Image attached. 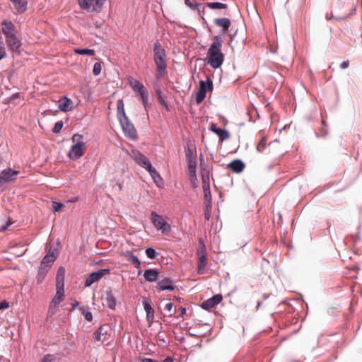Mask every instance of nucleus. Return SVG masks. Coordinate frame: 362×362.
I'll use <instances>...</instances> for the list:
<instances>
[{
	"mask_svg": "<svg viewBox=\"0 0 362 362\" xmlns=\"http://www.w3.org/2000/svg\"><path fill=\"white\" fill-rule=\"evenodd\" d=\"M223 40L218 35L214 37V41L210 45L207 54V64L213 69L221 67L224 60V55L221 52Z\"/></svg>",
	"mask_w": 362,
	"mask_h": 362,
	"instance_id": "nucleus-1",
	"label": "nucleus"
},
{
	"mask_svg": "<svg viewBox=\"0 0 362 362\" xmlns=\"http://www.w3.org/2000/svg\"><path fill=\"white\" fill-rule=\"evenodd\" d=\"M153 61L156 65V77L160 79L166 73L167 64L165 51L158 41L154 44Z\"/></svg>",
	"mask_w": 362,
	"mask_h": 362,
	"instance_id": "nucleus-2",
	"label": "nucleus"
},
{
	"mask_svg": "<svg viewBox=\"0 0 362 362\" xmlns=\"http://www.w3.org/2000/svg\"><path fill=\"white\" fill-rule=\"evenodd\" d=\"M201 177L202 181V189L204 192V204L207 208H210L211 206V194L210 191V173L209 169L206 168H201Z\"/></svg>",
	"mask_w": 362,
	"mask_h": 362,
	"instance_id": "nucleus-3",
	"label": "nucleus"
},
{
	"mask_svg": "<svg viewBox=\"0 0 362 362\" xmlns=\"http://www.w3.org/2000/svg\"><path fill=\"white\" fill-rule=\"evenodd\" d=\"M71 139L75 144L72 146L69 151V157L71 159L75 160L79 158L84 154L86 144L81 141L82 136L78 134H74Z\"/></svg>",
	"mask_w": 362,
	"mask_h": 362,
	"instance_id": "nucleus-4",
	"label": "nucleus"
},
{
	"mask_svg": "<svg viewBox=\"0 0 362 362\" xmlns=\"http://www.w3.org/2000/svg\"><path fill=\"white\" fill-rule=\"evenodd\" d=\"M119 122L124 135L132 140H137V132L133 124L129 120L126 114H124V117H119Z\"/></svg>",
	"mask_w": 362,
	"mask_h": 362,
	"instance_id": "nucleus-5",
	"label": "nucleus"
},
{
	"mask_svg": "<svg viewBox=\"0 0 362 362\" xmlns=\"http://www.w3.org/2000/svg\"><path fill=\"white\" fill-rule=\"evenodd\" d=\"M197 254L198 256L197 272L199 274H204L206 273L207 256L205 245L201 240L199 241V248L197 250Z\"/></svg>",
	"mask_w": 362,
	"mask_h": 362,
	"instance_id": "nucleus-6",
	"label": "nucleus"
},
{
	"mask_svg": "<svg viewBox=\"0 0 362 362\" xmlns=\"http://www.w3.org/2000/svg\"><path fill=\"white\" fill-rule=\"evenodd\" d=\"M151 220L154 227L159 230H161L163 233H167L170 231V226L167 223L163 218L153 211L151 214Z\"/></svg>",
	"mask_w": 362,
	"mask_h": 362,
	"instance_id": "nucleus-7",
	"label": "nucleus"
},
{
	"mask_svg": "<svg viewBox=\"0 0 362 362\" xmlns=\"http://www.w3.org/2000/svg\"><path fill=\"white\" fill-rule=\"evenodd\" d=\"M105 0H78L80 7L87 11H100Z\"/></svg>",
	"mask_w": 362,
	"mask_h": 362,
	"instance_id": "nucleus-8",
	"label": "nucleus"
},
{
	"mask_svg": "<svg viewBox=\"0 0 362 362\" xmlns=\"http://www.w3.org/2000/svg\"><path fill=\"white\" fill-rule=\"evenodd\" d=\"M110 273V270L108 269H99L97 272H92L86 278L85 281V286L89 287L93 284L98 282L100 281L105 275Z\"/></svg>",
	"mask_w": 362,
	"mask_h": 362,
	"instance_id": "nucleus-9",
	"label": "nucleus"
},
{
	"mask_svg": "<svg viewBox=\"0 0 362 362\" xmlns=\"http://www.w3.org/2000/svg\"><path fill=\"white\" fill-rule=\"evenodd\" d=\"M132 158L142 168L146 170L150 169L152 165L148 158L140 153L139 151H134L132 153Z\"/></svg>",
	"mask_w": 362,
	"mask_h": 362,
	"instance_id": "nucleus-10",
	"label": "nucleus"
},
{
	"mask_svg": "<svg viewBox=\"0 0 362 362\" xmlns=\"http://www.w3.org/2000/svg\"><path fill=\"white\" fill-rule=\"evenodd\" d=\"M1 30L5 35L6 38L8 37V36H11L17 33L15 25L11 21L8 20H4L1 23Z\"/></svg>",
	"mask_w": 362,
	"mask_h": 362,
	"instance_id": "nucleus-11",
	"label": "nucleus"
},
{
	"mask_svg": "<svg viewBox=\"0 0 362 362\" xmlns=\"http://www.w3.org/2000/svg\"><path fill=\"white\" fill-rule=\"evenodd\" d=\"M57 255L54 249L50 248L47 255L43 257L40 265L50 269L54 262L56 260Z\"/></svg>",
	"mask_w": 362,
	"mask_h": 362,
	"instance_id": "nucleus-12",
	"label": "nucleus"
},
{
	"mask_svg": "<svg viewBox=\"0 0 362 362\" xmlns=\"http://www.w3.org/2000/svg\"><path fill=\"white\" fill-rule=\"evenodd\" d=\"M109 335L108 327L106 325H102L93 333V338L95 341L103 342L109 339Z\"/></svg>",
	"mask_w": 362,
	"mask_h": 362,
	"instance_id": "nucleus-13",
	"label": "nucleus"
},
{
	"mask_svg": "<svg viewBox=\"0 0 362 362\" xmlns=\"http://www.w3.org/2000/svg\"><path fill=\"white\" fill-rule=\"evenodd\" d=\"M18 173V171L12 170L10 168L4 170L0 174V184L13 181Z\"/></svg>",
	"mask_w": 362,
	"mask_h": 362,
	"instance_id": "nucleus-14",
	"label": "nucleus"
},
{
	"mask_svg": "<svg viewBox=\"0 0 362 362\" xmlns=\"http://www.w3.org/2000/svg\"><path fill=\"white\" fill-rule=\"evenodd\" d=\"M175 288V286L173 280L169 278H164L161 279L157 283L156 285V289L158 291H163L165 290L173 291Z\"/></svg>",
	"mask_w": 362,
	"mask_h": 362,
	"instance_id": "nucleus-15",
	"label": "nucleus"
},
{
	"mask_svg": "<svg viewBox=\"0 0 362 362\" xmlns=\"http://www.w3.org/2000/svg\"><path fill=\"white\" fill-rule=\"evenodd\" d=\"M223 297L221 294L214 296L212 298L204 301L202 308L205 310H209L221 302Z\"/></svg>",
	"mask_w": 362,
	"mask_h": 362,
	"instance_id": "nucleus-16",
	"label": "nucleus"
},
{
	"mask_svg": "<svg viewBox=\"0 0 362 362\" xmlns=\"http://www.w3.org/2000/svg\"><path fill=\"white\" fill-rule=\"evenodd\" d=\"M6 42L12 52H17L21 45V40L17 37L16 34L8 36V37L6 38Z\"/></svg>",
	"mask_w": 362,
	"mask_h": 362,
	"instance_id": "nucleus-17",
	"label": "nucleus"
},
{
	"mask_svg": "<svg viewBox=\"0 0 362 362\" xmlns=\"http://www.w3.org/2000/svg\"><path fill=\"white\" fill-rule=\"evenodd\" d=\"M58 107L62 112H69L74 108L73 101L67 97H64L59 100Z\"/></svg>",
	"mask_w": 362,
	"mask_h": 362,
	"instance_id": "nucleus-18",
	"label": "nucleus"
},
{
	"mask_svg": "<svg viewBox=\"0 0 362 362\" xmlns=\"http://www.w3.org/2000/svg\"><path fill=\"white\" fill-rule=\"evenodd\" d=\"M210 130L217 134L221 141H223L230 137V134L227 130L218 128L216 124H211Z\"/></svg>",
	"mask_w": 362,
	"mask_h": 362,
	"instance_id": "nucleus-19",
	"label": "nucleus"
},
{
	"mask_svg": "<svg viewBox=\"0 0 362 362\" xmlns=\"http://www.w3.org/2000/svg\"><path fill=\"white\" fill-rule=\"evenodd\" d=\"M160 271L155 269H148L144 271V277L146 281L155 282L158 279Z\"/></svg>",
	"mask_w": 362,
	"mask_h": 362,
	"instance_id": "nucleus-20",
	"label": "nucleus"
},
{
	"mask_svg": "<svg viewBox=\"0 0 362 362\" xmlns=\"http://www.w3.org/2000/svg\"><path fill=\"white\" fill-rule=\"evenodd\" d=\"M144 307L146 313V320L151 325L154 320V310L151 306V300H145L144 302Z\"/></svg>",
	"mask_w": 362,
	"mask_h": 362,
	"instance_id": "nucleus-21",
	"label": "nucleus"
},
{
	"mask_svg": "<svg viewBox=\"0 0 362 362\" xmlns=\"http://www.w3.org/2000/svg\"><path fill=\"white\" fill-rule=\"evenodd\" d=\"M214 23L219 27L222 28V33L226 34L228 33V29L230 26V21L228 18H216L214 20Z\"/></svg>",
	"mask_w": 362,
	"mask_h": 362,
	"instance_id": "nucleus-22",
	"label": "nucleus"
},
{
	"mask_svg": "<svg viewBox=\"0 0 362 362\" xmlns=\"http://www.w3.org/2000/svg\"><path fill=\"white\" fill-rule=\"evenodd\" d=\"M64 276H65V269L64 267H61L58 269L57 273L56 288H64Z\"/></svg>",
	"mask_w": 362,
	"mask_h": 362,
	"instance_id": "nucleus-23",
	"label": "nucleus"
},
{
	"mask_svg": "<svg viewBox=\"0 0 362 362\" xmlns=\"http://www.w3.org/2000/svg\"><path fill=\"white\" fill-rule=\"evenodd\" d=\"M228 168L234 173H241L245 168V164L240 160H234L228 164Z\"/></svg>",
	"mask_w": 362,
	"mask_h": 362,
	"instance_id": "nucleus-24",
	"label": "nucleus"
},
{
	"mask_svg": "<svg viewBox=\"0 0 362 362\" xmlns=\"http://www.w3.org/2000/svg\"><path fill=\"white\" fill-rule=\"evenodd\" d=\"M105 301L109 308H115L116 299L111 290H107L105 291Z\"/></svg>",
	"mask_w": 362,
	"mask_h": 362,
	"instance_id": "nucleus-25",
	"label": "nucleus"
},
{
	"mask_svg": "<svg viewBox=\"0 0 362 362\" xmlns=\"http://www.w3.org/2000/svg\"><path fill=\"white\" fill-rule=\"evenodd\" d=\"M15 8V9L20 13L25 12L27 9V0H10Z\"/></svg>",
	"mask_w": 362,
	"mask_h": 362,
	"instance_id": "nucleus-26",
	"label": "nucleus"
},
{
	"mask_svg": "<svg viewBox=\"0 0 362 362\" xmlns=\"http://www.w3.org/2000/svg\"><path fill=\"white\" fill-rule=\"evenodd\" d=\"M185 4L187 6L189 7L193 10H197L199 15L204 11V6L202 4L197 3L194 0H185Z\"/></svg>",
	"mask_w": 362,
	"mask_h": 362,
	"instance_id": "nucleus-27",
	"label": "nucleus"
},
{
	"mask_svg": "<svg viewBox=\"0 0 362 362\" xmlns=\"http://www.w3.org/2000/svg\"><path fill=\"white\" fill-rule=\"evenodd\" d=\"M64 299V290L62 288H56V294L52 299L51 302L55 303L57 305H59V303L63 301Z\"/></svg>",
	"mask_w": 362,
	"mask_h": 362,
	"instance_id": "nucleus-28",
	"label": "nucleus"
},
{
	"mask_svg": "<svg viewBox=\"0 0 362 362\" xmlns=\"http://www.w3.org/2000/svg\"><path fill=\"white\" fill-rule=\"evenodd\" d=\"M207 89L209 90H212L213 89V82L209 78H207L206 82L202 80L199 81V90L206 94Z\"/></svg>",
	"mask_w": 362,
	"mask_h": 362,
	"instance_id": "nucleus-29",
	"label": "nucleus"
},
{
	"mask_svg": "<svg viewBox=\"0 0 362 362\" xmlns=\"http://www.w3.org/2000/svg\"><path fill=\"white\" fill-rule=\"evenodd\" d=\"M136 93H138L140 95V98L142 100L143 105L145 107V109H147V103L148 99V93L146 89L143 86L141 89H139L138 90L135 91Z\"/></svg>",
	"mask_w": 362,
	"mask_h": 362,
	"instance_id": "nucleus-30",
	"label": "nucleus"
},
{
	"mask_svg": "<svg viewBox=\"0 0 362 362\" xmlns=\"http://www.w3.org/2000/svg\"><path fill=\"white\" fill-rule=\"evenodd\" d=\"M150 173L151 177L153 178L155 183L160 186L163 183V180L156 170L152 166L150 169L148 170Z\"/></svg>",
	"mask_w": 362,
	"mask_h": 362,
	"instance_id": "nucleus-31",
	"label": "nucleus"
},
{
	"mask_svg": "<svg viewBox=\"0 0 362 362\" xmlns=\"http://www.w3.org/2000/svg\"><path fill=\"white\" fill-rule=\"evenodd\" d=\"M197 160L194 157H191L187 161V173L188 175L196 173Z\"/></svg>",
	"mask_w": 362,
	"mask_h": 362,
	"instance_id": "nucleus-32",
	"label": "nucleus"
},
{
	"mask_svg": "<svg viewBox=\"0 0 362 362\" xmlns=\"http://www.w3.org/2000/svg\"><path fill=\"white\" fill-rule=\"evenodd\" d=\"M49 268H47L44 266L40 265L38 269V273L37 275V281L38 284H41L45 279L48 271Z\"/></svg>",
	"mask_w": 362,
	"mask_h": 362,
	"instance_id": "nucleus-33",
	"label": "nucleus"
},
{
	"mask_svg": "<svg viewBox=\"0 0 362 362\" xmlns=\"http://www.w3.org/2000/svg\"><path fill=\"white\" fill-rule=\"evenodd\" d=\"M206 6L211 9H225L227 8L226 4L220 2H208Z\"/></svg>",
	"mask_w": 362,
	"mask_h": 362,
	"instance_id": "nucleus-34",
	"label": "nucleus"
},
{
	"mask_svg": "<svg viewBox=\"0 0 362 362\" xmlns=\"http://www.w3.org/2000/svg\"><path fill=\"white\" fill-rule=\"evenodd\" d=\"M129 83L134 91H136L139 89H141L144 86L140 81L132 78L129 80Z\"/></svg>",
	"mask_w": 362,
	"mask_h": 362,
	"instance_id": "nucleus-35",
	"label": "nucleus"
},
{
	"mask_svg": "<svg viewBox=\"0 0 362 362\" xmlns=\"http://www.w3.org/2000/svg\"><path fill=\"white\" fill-rule=\"evenodd\" d=\"M74 52L81 55L93 56L95 54V50L90 49H74Z\"/></svg>",
	"mask_w": 362,
	"mask_h": 362,
	"instance_id": "nucleus-36",
	"label": "nucleus"
},
{
	"mask_svg": "<svg viewBox=\"0 0 362 362\" xmlns=\"http://www.w3.org/2000/svg\"><path fill=\"white\" fill-rule=\"evenodd\" d=\"M79 309L81 311L82 315H83V317H85V319L87 321H88V322L92 321L93 315H92V313L89 311V310L88 308L81 307Z\"/></svg>",
	"mask_w": 362,
	"mask_h": 362,
	"instance_id": "nucleus-37",
	"label": "nucleus"
},
{
	"mask_svg": "<svg viewBox=\"0 0 362 362\" xmlns=\"http://www.w3.org/2000/svg\"><path fill=\"white\" fill-rule=\"evenodd\" d=\"M156 94L158 97V103L163 105V107H166L168 109V104L165 102V98L163 95V93L160 90H156Z\"/></svg>",
	"mask_w": 362,
	"mask_h": 362,
	"instance_id": "nucleus-38",
	"label": "nucleus"
},
{
	"mask_svg": "<svg viewBox=\"0 0 362 362\" xmlns=\"http://www.w3.org/2000/svg\"><path fill=\"white\" fill-rule=\"evenodd\" d=\"M128 259L129 261H131L132 264H134V267L136 269H140L141 262L136 256H135L134 255L130 254L129 255Z\"/></svg>",
	"mask_w": 362,
	"mask_h": 362,
	"instance_id": "nucleus-39",
	"label": "nucleus"
},
{
	"mask_svg": "<svg viewBox=\"0 0 362 362\" xmlns=\"http://www.w3.org/2000/svg\"><path fill=\"white\" fill-rule=\"evenodd\" d=\"M58 306V305L53 303L52 302H50L47 311V315L49 317H52V315H54L57 311Z\"/></svg>",
	"mask_w": 362,
	"mask_h": 362,
	"instance_id": "nucleus-40",
	"label": "nucleus"
},
{
	"mask_svg": "<svg viewBox=\"0 0 362 362\" xmlns=\"http://www.w3.org/2000/svg\"><path fill=\"white\" fill-rule=\"evenodd\" d=\"M146 254L147 257L151 259H155L156 256L158 255V253L151 247H148L146 249Z\"/></svg>",
	"mask_w": 362,
	"mask_h": 362,
	"instance_id": "nucleus-41",
	"label": "nucleus"
},
{
	"mask_svg": "<svg viewBox=\"0 0 362 362\" xmlns=\"http://www.w3.org/2000/svg\"><path fill=\"white\" fill-rule=\"evenodd\" d=\"M266 144H267V139H266V137L264 136L259 141V143L257 146V150L259 152H262L266 147Z\"/></svg>",
	"mask_w": 362,
	"mask_h": 362,
	"instance_id": "nucleus-42",
	"label": "nucleus"
},
{
	"mask_svg": "<svg viewBox=\"0 0 362 362\" xmlns=\"http://www.w3.org/2000/svg\"><path fill=\"white\" fill-rule=\"evenodd\" d=\"M165 310L169 313V316H172L176 313V309L172 303H168L165 306Z\"/></svg>",
	"mask_w": 362,
	"mask_h": 362,
	"instance_id": "nucleus-43",
	"label": "nucleus"
},
{
	"mask_svg": "<svg viewBox=\"0 0 362 362\" xmlns=\"http://www.w3.org/2000/svg\"><path fill=\"white\" fill-rule=\"evenodd\" d=\"M206 98V93L198 90L196 94V102L197 104H200L203 102Z\"/></svg>",
	"mask_w": 362,
	"mask_h": 362,
	"instance_id": "nucleus-44",
	"label": "nucleus"
},
{
	"mask_svg": "<svg viewBox=\"0 0 362 362\" xmlns=\"http://www.w3.org/2000/svg\"><path fill=\"white\" fill-rule=\"evenodd\" d=\"M6 48L4 47V44L3 42L2 38H0V59H2L3 58L6 57Z\"/></svg>",
	"mask_w": 362,
	"mask_h": 362,
	"instance_id": "nucleus-45",
	"label": "nucleus"
},
{
	"mask_svg": "<svg viewBox=\"0 0 362 362\" xmlns=\"http://www.w3.org/2000/svg\"><path fill=\"white\" fill-rule=\"evenodd\" d=\"M117 111H118V114H121L122 115V117H124V114H125L124 112V103L122 102V100H119L117 101Z\"/></svg>",
	"mask_w": 362,
	"mask_h": 362,
	"instance_id": "nucleus-46",
	"label": "nucleus"
},
{
	"mask_svg": "<svg viewBox=\"0 0 362 362\" xmlns=\"http://www.w3.org/2000/svg\"><path fill=\"white\" fill-rule=\"evenodd\" d=\"M63 125H64V124H63L62 121H59V122H56L54 124V127L52 129V132L55 134L60 132V131L62 130V129L63 127Z\"/></svg>",
	"mask_w": 362,
	"mask_h": 362,
	"instance_id": "nucleus-47",
	"label": "nucleus"
},
{
	"mask_svg": "<svg viewBox=\"0 0 362 362\" xmlns=\"http://www.w3.org/2000/svg\"><path fill=\"white\" fill-rule=\"evenodd\" d=\"M101 64L100 63H95L93 69V73L95 76H98L101 72Z\"/></svg>",
	"mask_w": 362,
	"mask_h": 362,
	"instance_id": "nucleus-48",
	"label": "nucleus"
},
{
	"mask_svg": "<svg viewBox=\"0 0 362 362\" xmlns=\"http://www.w3.org/2000/svg\"><path fill=\"white\" fill-rule=\"evenodd\" d=\"M188 176H189V180H190L193 187H194V188L197 187V178L196 173L189 175Z\"/></svg>",
	"mask_w": 362,
	"mask_h": 362,
	"instance_id": "nucleus-49",
	"label": "nucleus"
},
{
	"mask_svg": "<svg viewBox=\"0 0 362 362\" xmlns=\"http://www.w3.org/2000/svg\"><path fill=\"white\" fill-rule=\"evenodd\" d=\"M156 339L158 340V344L159 346L164 345L165 344V341L164 340V337L161 332H158L156 335Z\"/></svg>",
	"mask_w": 362,
	"mask_h": 362,
	"instance_id": "nucleus-50",
	"label": "nucleus"
},
{
	"mask_svg": "<svg viewBox=\"0 0 362 362\" xmlns=\"http://www.w3.org/2000/svg\"><path fill=\"white\" fill-rule=\"evenodd\" d=\"M62 206H63V204L61 203H58V202H53V207H54L55 211H59Z\"/></svg>",
	"mask_w": 362,
	"mask_h": 362,
	"instance_id": "nucleus-51",
	"label": "nucleus"
},
{
	"mask_svg": "<svg viewBox=\"0 0 362 362\" xmlns=\"http://www.w3.org/2000/svg\"><path fill=\"white\" fill-rule=\"evenodd\" d=\"M9 307V303L6 300H3L0 303V310L7 309Z\"/></svg>",
	"mask_w": 362,
	"mask_h": 362,
	"instance_id": "nucleus-52",
	"label": "nucleus"
},
{
	"mask_svg": "<svg viewBox=\"0 0 362 362\" xmlns=\"http://www.w3.org/2000/svg\"><path fill=\"white\" fill-rule=\"evenodd\" d=\"M41 362H52V356L49 354L45 356Z\"/></svg>",
	"mask_w": 362,
	"mask_h": 362,
	"instance_id": "nucleus-53",
	"label": "nucleus"
},
{
	"mask_svg": "<svg viewBox=\"0 0 362 362\" xmlns=\"http://www.w3.org/2000/svg\"><path fill=\"white\" fill-rule=\"evenodd\" d=\"M211 216L209 208H207V206H205V211H204V217L206 220H209Z\"/></svg>",
	"mask_w": 362,
	"mask_h": 362,
	"instance_id": "nucleus-54",
	"label": "nucleus"
},
{
	"mask_svg": "<svg viewBox=\"0 0 362 362\" xmlns=\"http://www.w3.org/2000/svg\"><path fill=\"white\" fill-rule=\"evenodd\" d=\"M349 66V61H344L340 64L341 69H346Z\"/></svg>",
	"mask_w": 362,
	"mask_h": 362,
	"instance_id": "nucleus-55",
	"label": "nucleus"
},
{
	"mask_svg": "<svg viewBox=\"0 0 362 362\" xmlns=\"http://www.w3.org/2000/svg\"><path fill=\"white\" fill-rule=\"evenodd\" d=\"M179 311L180 313V315L183 316V315H185L186 314L187 310H186L185 308L181 307V308H179Z\"/></svg>",
	"mask_w": 362,
	"mask_h": 362,
	"instance_id": "nucleus-56",
	"label": "nucleus"
},
{
	"mask_svg": "<svg viewBox=\"0 0 362 362\" xmlns=\"http://www.w3.org/2000/svg\"><path fill=\"white\" fill-rule=\"evenodd\" d=\"M141 362H158V361H155L151 358H141Z\"/></svg>",
	"mask_w": 362,
	"mask_h": 362,
	"instance_id": "nucleus-57",
	"label": "nucleus"
},
{
	"mask_svg": "<svg viewBox=\"0 0 362 362\" xmlns=\"http://www.w3.org/2000/svg\"><path fill=\"white\" fill-rule=\"evenodd\" d=\"M19 98V93H16L11 95L10 100H13L15 98Z\"/></svg>",
	"mask_w": 362,
	"mask_h": 362,
	"instance_id": "nucleus-58",
	"label": "nucleus"
},
{
	"mask_svg": "<svg viewBox=\"0 0 362 362\" xmlns=\"http://www.w3.org/2000/svg\"><path fill=\"white\" fill-rule=\"evenodd\" d=\"M163 362H173V359L170 357L165 358Z\"/></svg>",
	"mask_w": 362,
	"mask_h": 362,
	"instance_id": "nucleus-59",
	"label": "nucleus"
},
{
	"mask_svg": "<svg viewBox=\"0 0 362 362\" xmlns=\"http://www.w3.org/2000/svg\"><path fill=\"white\" fill-rule=\"evenodd\" d=\"M79 305V303L76 301L74 303L72 304V309H76V306Z\"/></svg>",
	"mask_w": 362,
	"mask_h": 362,
	"instance_id": "nucleus-60",
	"label": "nucleus"
},
{
	"mask_svg": "<svg viewBox=\"0 0 362 362\" xmlns=\"http://www.w3.org/2000/svg\"><path fill=\"white\" fill-rule=\"evenodd\" d=\"M333 18V15H332V14H331L330 16H329L328 14H327V16H326V18H327V20H330V19H331V18Z\"/></svg>",
	"mask_w": 362,
	"mask_h": 362,
	"instance_id": "nucleus-61",
	"label": "nucleus"
},
{
	"mask_svg": "<svg viewBox=\"0 0 362 362\" xmlns=\"http://www.w3.org/2000/svg\"><path fill=\"white\" fill-rule=\"evenodd\" d=\"M117 186L119 187V190L122 189V185L121 183H117Z\"/></svg>",
	"mask_w": 362,
	"mask_h": 362,
	"instance_id": "nucleus-62",
	"label": "nucleus"
},
{
	"mask_svg": "<svg viewBox=\"0 0 362 362\" xmlns=\"http://www.w3.org/2000/svg\"><path fill=\"white\" fill-rule=\"evenodd\" d=\"M8 226H5V227H2V229L3 230H6Z\"/></svg>",
	"mask_w": 362,
	"mask_h": 362,
	"instance_id": "nucleus-63",
	"label": "nucleus"
}]
</instances>
